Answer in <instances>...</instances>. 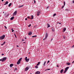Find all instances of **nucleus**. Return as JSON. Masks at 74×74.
Masks as SVG:
<instances>
[{"instance_id": "nucleus-1", "label": "nucleus", "mask_w": 74, "mask_h": 74, "mask_svg": "<svg viewBox=\"0 0 74 74\" xmlns=\"http://www.w3.org/2000/svg\"><path fill=\"white\" fill-rule=\"evenodd\" d=\"M5 37V35H3L2 36L0 37V40H3Z\"/></svg>"}, {"instance_id": "nucleus-2", "label": "nucleus", "mask_w": 74, "mask_h": 74, "mask_svg": "<svg viewBox=\"0 0 74 74\" xmlns=\"http://www.w3.org/2000/svg\"><path fill=\"white\" fill-rule=\"evenodd\" d=\"M69 67H66L65 69V70L64 72V73H66V72H67V70H68V69H69Z\"/></svg>"}, {"instance_id": "nucleus-3", "label": "nucleus", "mask_w": 74, "mask_h": 74, "mask_svg": "<svg viewBox=\"0 0 74 74\" xmlns=\"http://www.w3.org/2000/svg\"><path fill=\"white\" fill-rule=\"evenodd\" d=\"M40 14H41V12L40 11H38L36 12V15L38 16V15H39Z\"/></svg>"}, {"instance_id": "nucleus-4", "label": "nucleus", "mask_w": 74, "mask_h": 74, "mask_svg": "<svg viewBox=\"0 0 74 74\" xmlns=\"http://www.w3.org/2000/svg\"><path fill=\"white\" fill-rule=\"evenodd\" d=\"M6 60H7V58L4 57L3 58L2 61V62H4V61Z\"/></svg>"}, {"instance_id": "nucleus-5", "label": "nucleus", "mask_w": 74, "mask_h": 74, "mask_svg": "<svg viewBox=\"0 0 74 74\" xmlns=\"http://www.w3.org/2000/svg\"><path fill=\"white\" fill-rule=\"evenodd\" d=\"M16 14H17V11H15V12H14L13 16H15L16 15Z\"/></svg>"}, {"instance_id": "nucleus-6", "label": "nucleus", "mask_w": 74, "mask_h": 74, "mask_svg": "<svg viewBox=\"0 0 74 74\" xmlns=\"http://www.w3.org/2000/svg\"><path fill=\"white\" fill-rule=\"evenodd\" d=\"M29 69V67H27L25 68V71H27V70H28Z\"/></svg>"}, {"instance_id": "nucleus-7", "label": "nucleus", "mask_w": 74, "mask_h": 74, "mask_svg": "<svg viewBox=\"0 0 74 74\" xmlns=\"http://www.w3.org/2000/svg\"><path fill=\"white\" fill-rule=\"evenodd\" d=\"M48 33H46L45 34V39L46 40L47 39V37H48Z\"/></svg>"}, {"instance_id": "nucleus-8", "label": "nucleus", "mask_w": 74, "mask_h": 74, "mask_svg": "<svg viewBox=\"0 0 74 74\" xmlns=\"http://www.w3.org/2000/svg\"><path fill=\"white\" fill-rule=\"evenodd\" d=\"M40 72L39 71H37L36 72L35 74H40Z\"/></svg>"}, {"instance_id": "nucleus-9", "label": "nucleus", "mask_w": 74, "mask_h": 74, "mask_svg": "<svg viewBox=\"0 0 74 74\" xmlns=\"http://www.w3.org/2000/svg\"><path fill=\"white\" fill-rule=\"evenodd\" d=\"M32 34V32H30L28 33V36H30V35H31V34Z\"/></svg>"}, {"instance_id": "nucleus-10", "label": "nucleus", "mask_w": 74, "mask_h": 74, "mask_svg": "<svg viewBox=\"0 0 74 74\" xmlns=\"http://www.w3.org/2000/svg\"><path fill=\"white\" fill-rule=\"evenodd\" d=\"M20 63H21V62L19 61H18L17 62V64H20Z\"/></svg>"}, {"instance_id": "nucleus-11", "label": "nucleus", "mask_w": 74, "mask_h": 74, "mask_svg": "<svg viewBox=\"0 0 74 74\" xmlns=\"http://www.w3.org/2000/svg\"><path fill=\"white\" fill-rule=\"evenodd\" d=\"M25 61H26L27 62H28L29 61V58H28V59H27V60H25Z\"/></svg>"}, {"instance_id": "nucleus-12", "label": "nucleus", "mask_w": 74, "mask_h": 74, "mask_svg": "<svg viewBox=\"0 0 74 74\" xmlns=\"http://www.w3.org/2000/svg\"><path fill=\"white\" fill-rule=\"evenodd\" d=\"M8 1H7L5 3V4H4V5H7V4H8Z\"/></svg>"}, {"instance_id": "nucleus-13", "label": "nucleus", "mask_w": 74, "mask_h": 74, "mask_svg": "<svg viewBox=\"0 0 74 74\" xmlns=\"http://www.w3.org/2000/svg\"><path fill=\"white\" fill-rule=\"evenodd\" d=\"M40 64V62H38V64H36V66H38V65H39V64Z\"/></svg>"}, {"instance_id": "nucleus-14", "label": "nucleus", "mask_w": 74, "mask_h": 74, "mask_svg": "<svg viewBox=\"0 0 74 74\" xmlns=\"http://www.w3.org/2000/svg\"><path fill=\"white\" fill-rule=\"evenodd\" d=\"M63 69H62L61 71H60V73H61V74H62V73H63Z\"/></svg>"}, {"instance_id": "nucleus-15", "label": "nucleus", "mask_w": 74, "mask_h": 74, "mask_svg": "<svg viewBox=\"0 0 74 74\" xmlns=\"http://www.w3.org/2000/svg\"><path fill=\"white\" fill-rule=\"evenodd\" d=\"M31 18H30L31 19H33V17H34V16H33L32 15L31 16Z\"/></svg>"}, {"instance_id": "nucleus-16", "label": "nucleus", "mask_w": 74, "mask_h": 74, "mask_svg": "<svg viewBox=\"0 0 74 74\" xmlns=\"http://www.w3.org/2000/svg\"><path fill=\"white\" fill-rule=\"evenodd\" d=\"M14 17H12L10 18V20H13V19H14Z\"/></svg>"}, {"instance_id": "nucleus-17", "label": "nucleus", "mask_w": 74, "mask_h": 74, "mask_svg": "<svg viewBox=\"0 0 74 74\" xmlns=\"http://www.w3.org/2000/svg\"><path fill=\"white\" fill-rule=\"evenodd\" d=\"M13 66V64H10V67H12Z\"/></svg>"}, {"instance_id": "nucleus-18", "label": "nucleus", "mask_w": 74, "mask_h": 74, "mask_svg": "<svg viewBox=\"0 0 74 74\" xmlns=\"http://www.w3.org/2000/svg\"><path fill=\"white\" fill-rule=\"evenodd\" d=\"M11 4H12V3H10L8 5V7H10V6L11 5Z\"/></svg>"}, {"instance_id": "nucleus-19", "label": "nucleus", "mask_w": 74, "mask_h": 74, "mask_svg": "<svg viewBox=\"0 0 74 74\" xmlns=\"http://www.w3.org/2000/svg\"><path fill=\"white\" fill-rule=\"evenodd\" d=\"M23 5L19 6L18 7V8H21V7H23Z\"/></svg>"}, {"instance_id": "nucleus-20", "label": "nucleus", "mask_w": 74, "mask_h": 74, "mask_svg": "<svg viewBox=\"0 0 74 74\" xmlns=\"http://www.w3.org/2000/svg\"><path fill=\"white\" fill-rule=\"evenodd\" d=\"M47 28H48L49 27H50V25L48 24H47Z\"/></svg>"}, {"instance_id": "nucleus-21", "label": "nucleus", "mask_w": 74, "mask_h": 74, "mask_svg": "<svg viewBox=\"0 0 74 74\" xmlns=\"http://www.w3.org/2000/svg\"><path fill=\"white\" fill-rule=\"evenodd\" d=\"M45 63H46V61L44 62V64H43V66H44L45 65Z\"/></svg>"}, {"instance_id": "nucleus-22", "label": "nucleus", "mask_w": 74, "mask_h": 74, "mask_svg": "<svg viewBox=\"0 0 74 74\" xmlns=\"http://www.w3.org/2000/svg\"><path fill=\"white\" fill-rule=\"evenodd\" d=\"M66 28H64L63 29L64 31L65 32L66 31Z\"/></svg>"}, {"instance_id": "nucleus-23", "label": "nucleus", "mask_w": 74, "mask_h": 74, "mask_svg": "<svg viewBox=\"0 0 74 74\" xmlns=\"http://www.w3.org/2000/svg\"><path fill=\"white\" fill-rule=\"evenodd\" d=\"M21 59H22V58H20L19 60H18V61L21 62Z\"/></svg>"}, {"instance_id": "nucleus-24", "label": "nucleus", "mask_w": 74, "mask_h": 74, "mask_svg": "<svg viewBox=\"0 0 74 74\" xmlns=\"http://www.w3.org/2000/svg\"><path fill=\"white\" fill-rule=\"evenodd\" d=\"M37 37V36L35 35V36H32V37Z\"/></svg>"}, {"instance_id": "nucleus-25", "label": "nucleus", "mask_w": 74, "mask_h": 74, "mask_svg": "<svg viewBox=\"0 0 74 74\" xmlns=\"http://www.w3.org/2000/svg\"><path fill=\"white\" fill-rule=\"evenodd\" d=\"M35 67L36 69H38V66H35Z\"/></svg>"}, {"instance_id": "nucleus-26", "label": "nucleus", "mask_w": 74, "mask_h": 74, "mask_svg": "<svg viewBox=\"0 0 74 74\" xmlns=\"http://www.w3.org/2000/svg\"><path fill=\"white\" fill-rule=\"evenodd\" d=\"M56 13H55L54 14L53 16H56Z\"/></svg>"}, {"instance_id": "nucleus-27", "label": "nucleus", "mask_w": 74, "mask_h": 74, "mask_svg": "<svg viewBox=\"0 0 74 74\" xmlns=\"http://www.w3.org/2000/svg\"><path fill=\"white\" fill-rule=\"evenodd\" d=\"M70 64V63H67V65H69Z\"/></svg>"}, {"instance_id": "nucleus-28", "label": "nucleus", "mask_w": 74, "mask_h": 74, "mask_svg": "<svg viewBox=\"0 0 74 74\" xmlns=\"http://www.w3.org/2000/svg\"><path fill=\"white\" fill-rule=\"evenodd\" d=\"M31 26V24H29V25L28 26L29 27H30Z\"/></svg>"}, {"instance_id": "nucleus-29", "label": "nucleus", "mask_w": 74, "mask_h": 74, "mask_svg": "<svg viewBox=\"0 0 74 74\" xmlns=\"http://www.w3.org/2000/svg\"><path fill=\"white\" fill-rule=\"evenodd\" d=\"M4 27L6 29H7V27H6V26H4Z\"/></svg>"}, {"instance_id": "nucleus-30", "label": "nucleus", "mask_w": 74, "mask_h": 74, "mask_svg": "<svg viewBox=\"0 0 74 74\" xmlns=\"http://www.w3.org/2000/svg\"><path fill=\"white\" fill-rule=\"evenodd\" d=\"M14 70H18V69H17V68H15L14 69Z\"/></svg>"}, {"instance_id": "nucleus-31", "label": "nucleus", "mask_w": 74, "mask_h": 74, "mask_svg": "<svg viewBox=\"0 0 74 74\" xmlns=\"http://www.w3.org/2000/svg\"><path fill=\"white\" fill-rule=\"evenodd\" d=\"M27 59V57H26L25 58V60H26Z\"/></svg>"}, {"instance_id": "nucleus-32", "label": "nucleus", "mask_w": 74, "mask_h": 74, "mask_svg": "<svg viewBox=\"0 0 74 74\" xmlns=\"http://www.w3.org/2000/svg\"><path fill=\"white\" fill-rule=\"evenodd\" d=\"M47 70H50V69H49L45 70V71H47Z\"/></svg>"}, {"instance_id": "nucleus-33", "label": "nucleus", "mask_w": 74, "mask_h": 74, "mask_svg": "<svg viewBox=\"0 0 74 74\" xmlns=\"http://www.w3.org/2000/svg\"><path fill=\"white\" fill-rule=\"evenodd\" d=\"M58 64H57V67H59V65H58Z\"/></svg>"}, {"instance_id": "nucleus-34", "label": "nucleus", "mask_w": 74, "mask_h": 74, "mask_svg": "<svg viewBox=\"0 0 74 74\" xmlns=\"http://www.w3.org/2000/svg\"><path fill=\"white\" fill-rule=\"evenodd\" d=\"M52 32H53L54 30V29H52Z\"/></svg>"}, {"instance_id": "nucleus-35", "label": "nucleus", "mask_w": 74, "mask_h": 74, "mask_svg": "<svg viewBox=\"0 0 74 74\" xmlns=\"http://www.w3.org/2000/svg\"><path fill=\"white\" fill-rule=\"evenodd\" d=\"M64 6H62V8H64Z\"/></svg>"}, {"instance_id": "nucleus-36", "label": "nucleus", "mask_w": 74, "mask_h": 74, "mask_svg": "<svg viewBox=\"0 0 74 74\" xmlns=\"http://www.w3.org/2000/svg\"><path fill=\"white\" fill-rule=\"evenodd\" d=\"M3 44H5V42L4 41L3 42Z\"/></svg>"}, {"instance_id": "nucleus-37", "label": "nucleus", "mask_w": 74, "mask_h": 74, "mask_svg": "<svg viewBox=\"0 0 74 74\" xmlns=\"http://www.w3.org/2000/svg\"><path fill=\"white\" fill-rule=\"evenodd\" d=\"M65 11H69V10L67 9H66L65 10Z\"/></svg>"}, {"instance_id": "nucleus-38", "label": "nucleus", "mask_w": 74, "mask_h": 74, "mask_svg": "<svg viewBox=\"0 0 74 74\" xmlns=\"http://www.w3.org/2000/svg\"><path fill=\"white\" fill-rule=\"evenodd\" d=\"M14 36L16 37V35L15 34H14Z\"/></svg>"}, {"instance_id": "nucleus-39", "label": "nucleus", "mask_w": 74, "mask_h": 74, "mask_svg": "<svg viewBox=\"0 0 74 74\" xmlns=\"http://www.w3.org/2000/svg\"><path fill=\"white\" fill-rule=\"evenodd\" d=\"M63 38L64 39H65L66 38V37H65V36H63Z\"/></svg>"}, {"instance_id": "nucleus-40", "label": "nucleus", "mask_w": 74, "mask_h": 74, "mask_svg": "<svg viewBox=\"0 0 74 74\" xmlns=\"http://www.w3.org/2000/svg\"><path fill=\"white\" fill-rule=\"evenodd\" d=\"M64 5H65V1H64Z\"/></svg>"}, {"instance_id": "nucleus-41", "label": "nucleus", "mask_w": 74, "mask_h": 74, "mask_svg": "<svg viewBox=\"0 0 74 74\" xmlns=\"http://www.w3.org/2000/svg\"><path fill=\"white\" fill-rule=\"evenodd\" d=\"M74 45L72 47V48H74Z\"/></svg>"}, {"instance_id": "nucleus-42", "label": "nucleus", "mask_w": 74, "mask_h": 74, "mask_svg": "<svg viewBox=\"0 0 74 74\" xmlns=\"http://www.w3.org/2000/svg\"><path fill=\"white\" fill-rule=\"evenodd\" d=\"M4 44H3H3H1V45L2 46V45H4Z\"/></svg>"}, {"instance_id": "nucleus-43", "label": "nucleus", "mask_w": 74, "mask_h": 74, "mask_svg": "<svg viewBox=\"0 0 74 74\" xmlns=\"http://www.w3.org/2000/svg\"><path fill=\"white\" fill-rule=\"evenodd\" d=\"M74 63V60L73 62L72 63V64H73V63Z\"/></svg>"}, {"instance_id": "nucleus-44", "label": "nucleus", "mask_w": 74, "mask_h": 74, "mask_svg": "<svg viewBox=\"0 0 74 74\" xmlns=\"http://www.w3.org/2000/svg\"><path fill=\"white\" fill-rule=\"evenodd\" d=\"M4 55V54L2 53V54L1 55H2V56H3V55Z\"/></svg>"}, {"instance_id": "nucleus-45", "label": "nucleus", "mask_w": 74, "mask_h": 74, "mask_svg": "<svg viewBox=\"0 0 74 74\" xmlns=\"http://www.w3.org/2000/svg\"><path fill=\"white\" fill-rule=\"evenodd\" d=\"M14 30H12V32H14Z\"/></svg>"}, {"instance_id": "nucleus-46", "label": "nucleus", "mask_w": 74, "mask_h": 74, "mask_svg": "<svg viewBox=\"0 0 74 74\" xmlns=\"http://www.w3.org/2000/svg\"><path fill=\"white\" fill-rule=\"evenodd\" d=\"M49 62V61H48L47 62V63H48Z\"/></svg>"}, {"instance_id": "nucleus-47", "label": "nucleus", "mask_w": 74, "mask_h": 74, "mask_svg": "<svg viewBox=\"0 0 74 74\" xmlns=\"http://www.w3.org/2000/svg\"><path fill=\"white\" fill-rule=\"evenodd\" d=\"M34 3H36V1L35 0L34 1Z\"/></svg>"}, {"instance_id": "nucleus-48", "label": "nucleus", "mask_w": 74, "mask_h": 74, "mask_svg": "<svg viewBox=\"0 0 74 74\" xmlns=\"http://www.w3.org/2000/svg\"><path fill=\"white\" fill-rule=\"evenodd\" d=\"M27 18H29V19H30V17H29V16H28V17H27Z\"/></svg>"}, {"instance_id": "nucleus-49", "label": "nucleus", "mask_w": 74, "mask_h": 74, "mask_svg": "<svg viewBox=\"0 0 74 74\" xmlns=\"http://www.w3.org/2000/svg\"><path fill=\"white\" fill-rule=\"evenodd\" d=\"M25 20H26V21H27V18H25Z\"/></svg>"}, {"instance_id": "nucleus-50", "label": "nucleus", "mask_w": 74, "mask_h": 74, "mask_svg": "<svg viewBox=\"0 0 74 74\" xmlns=\"http://www.w3.org/2000/svg\"><path fill=\"white\" fill-rule=\"evenodd\" d=\"M0 61H2V59H1L0 60Z\"/></svg>"}, {"instance_id": "nucleus-51", "label": "nucleus", "mask_w": 74, "mask_h": 74, "mask_svg": "<svg viewBox=\"0 0 74 74\" xmlns=\"http://www.w3.org/2000/svg\"><path fill=\"white\" fill-rule=\"evenodd\" d=\"M24 41V39L22 40V41Z\"/></svg>"}, {"instance_id": "nucleus-52", "label": "nucleus", "mask_w": 74, "mask_h": 74, "mask_svg": "<svg viewBox=\"0 0 74 74\" xmlns=\"http://www.w3.org/2000/svg\"><path fill=\"white\" fill-rule=\"evenodd\" d=\"M16 47H19V46L16 45Z\"/></svg>"}, {"instance_id": "nucleus-53", "label": "nucleus", "mask_w": 74, "mask_h": 74, "mask_svg": "<svg viewBox=\"0 0 74 74\" xmlns=\"http://www.w3.org/2000/svg\"><path fill=\"white\" fill-rule=\"evenodd\" d=\"M4 1V0H1L2 1Z\"/></svg>"}, {"instance_id": "nucleus-54", "label": "nucleus", "mask_w": 74, "mask_h": 74, "mask_svg": "<svg viewBox=\"0 0 74 74\" xmlns=\"http://www.w3.org/2000/svg\"><path fill=\"white\" fill-rule=\"evenodd\" d=\"M25 42H23V44H25Z\"/></svg>"}, {"instance_id": "nucleus-55", "label": "nucleus", "mask_w": 74, "mask_h": 74, "mask_svg": "<svg viewBox=\"0 0 74 74\" xmlns=\"http://www.w3.org/2000/svg\"><path fill=\"white\" fill-rule=\"evenodd\" d=\"M59 24H61V23H59Z\"/></svg>"}, {"instance_id": "nucleus-56", "label": "nucleus", "mask_w": 74, "mask_h": 74, "mask_svg": "<svg viewBox=\"0 0 74 74\" xmlns=\"http://www.w3.org/2000/svg\"><path fill=\"white\" fill-rule=\"evenodd\" d=\"M13 30V29H12V30Z\"/></svg>"}, {"instance_id": "nucleus-57", "label": "nucleus", "mask_w": 74, "mask_h": 74, "mask_svg": "<svg viewBox=\"0 0 74 74\" xmlns=\"http://www.w3.org/2000/svg\"><path fill=\"white\" fill-rule=\"evenodd\" d=\"M45 40V38L43 39V40Z\"/></svg>"}, {"instance_id": "nucleus-58", "label": "nucleus", "mask_w": 74, "mask_h": 74, "mask_svg": "<svg viewBox=\"0 0 74 74\" xmlns=\"http://www.w3.org/2000/svg\"><path fill=\"white\" fill-rule=\"evenodd\" d=\"M4 12H3V14H4Z\"/></svg>"}, {"instance_id": "nucleus-59", "label": "nucleus", "mask_w": 74, "mask_h": 74, "mask_svg": "<svg viewBox=\"0 0 74 74\" xmlns=\"http://www.w3.org/2000/svg\"><path fill=\"white\" fill-rule=\"evenodd\" d=\"M25 39H26V38H25Z\"/></svg>"}, {"instance_id": "nucleus-60", "label": "nucleus", "mask_w": 74, "mask_h": 74, "mask_svg": "<svg viewBox=\"0 0 74 74\" xmlns=\"http://www.w3.org/2000/svg\"><path fill=\"white\" fill-rule=\"evenodd\" d=\"M48 8V7H47V8Z\"/></svg>"}, {"instance_id": "nucleus-61", "label": "nucleus", "mask_w": 74, "mask_h": 74, "mask_svg": "<svg viewBox=\"0 0 74 74\" xmlns=\"http://www.w3.org/2000/svg\"><path fill=\"white\" fill-rule=\"evenodd\" d=\"M53 39L52 38V39H51V40H52Z\"/></svg>"}, {"instance_id": "nucleus-62", "label": "nucleus", "mask_w": 74, "mask_h": 74, "mask_svg": "<svg viewBox=\"0 0 74 74\" xmlns=\"http://www.w3.org/2000/svg\"><path fill=\"white\" fill-rule=\"evenodd\" d=\"M8 15H9V14H8Z\"/></svg>"}, {"instance_id": "nucleus-63", "label": "nucleus", "mask_w": 74, "mask_h": 74, "mask_svg": "<svg viewBox=\"0 0 74 74\" xmlns=\"http://www.w3.org/2000/svg\"><path fill=\"white\" fill-rule=\"evenodd\" d=\"M73 30H74V28H73Z\"/></svg>"}]
</instances>
